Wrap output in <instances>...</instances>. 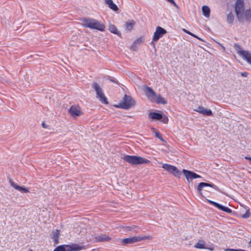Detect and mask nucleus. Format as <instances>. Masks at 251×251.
Returning <instances> with one entry per match:
<instances>
[{
	"label": "nucleus",
	"instance_id": "nucleus-1",
	"mask_svg": "<svg viewBox=\"0 0 251 251\" xmlns=\"http://www.w3.org/2000/svg\"><path fill=\"white\" fill-rule=\"evenodd\" d=\"M243 0H237L235 6V12L237 17L239 21L250 22L251 21V13L250 9L246 10L243 9Z\"/></svg>",
	"mask_w": 251,
	"mask_h": 251
},
{
	"label": "nucleus",
	"instance_id": "nucleus-2",
	"mask_svg": "<svg viewBox=\"0 0 251 251\" xmlns=\"http://www.w3.org/2000/svg\"><path fill=\"white\" fill-rule=\"evenodd\" d=\"M80 24L84 27L96 29L100 31L105 30V25L101 22L95 19L84 18L80 19Z\"/></svg>",
	"mask_w": 251,
	"mask_h": 251
},
{
	"label": "nucleus",
	"instance_id": "nucleus-3",
	"mask_svg": "<svg viewBox=\"0 0 251 251\" xmlns=\"http://www.w3.org/2000/svg\"><path fill=\"white\" fill-rule=\"evenodd\" d=\"M122 159L131 165H138L148 163L149 160L140 156L124 155Z\"/></svg>",
	"mask_w": 251,
	"mask_h": 251
},
{
	"label": "nucleus",
	"instance_id": "nucleus-4",
	"mask_svg": "<svg viewBox=\"0 0 251 251\" xmlns=\"http://www.w3.org/2000/svg\"><path fill=\"white\" fill-rule=\"evenodd\" d=\"M135 104V101L134 99L130 96L125 95L117 107L125 109H128L134 106Z\"/></svg>",
	"mask_w": 251,
	"mask_h": 251
},
{
	"label": "nucleus",
	"instance_id": "nucleus-5",
	"mask_svg": "<svg viewBox=\"0 0 251 251\" xmlns=\"http://www.w3.org/2000/svg\"><path fill=\"white\" fill-rule=\"evenodd\" d=\"M92 87L95 90L97 94V98L99 99V100L104 104H107L108 102L107 98L105 96L102 88L97 83L95 82L93 84Z\"/></svg>",
	"mask_w": 251,
	"mask_h": 251
},
{
	"label": "nucleus",
	"instance_id": "nucleus-6",
	"mask_svg": "<svg viewBox=\"0 0 251 251\" xmlns=\"http://www.w3.org/2000/svg\"><path fill=\"white\" fill-rule=\"evenodd\" d=\"M235 50L237 53L241 56L242 58L246 60L250 65H251V52L248 50H245L238 45H235Z\"/></svg>",
	"mask_w": 251,
	"mask_h": 251
},
{
	"label": "nucleus",
	"instance_id": "nucleus-7",
	"mask_svg": "<svg viewBox=\"0 0 251 251\" xmlns=\"http://www.w3.org/2000/svg\"><path fill=\"white\" fill-rule=\"evenodd\" d=\"M151 237L150 236H134L132 237L127 238L126 239H124L122 240V243L124 244H132L135 242H139L143 240L149 239H150Z\"/></svg>",
	"mask_w": 251,
	"mask_h": 251
},
{
	"label": "nucleus",
	"instance_id": "nucleus-8",
	"mask_svg": "<svg viewBox=\"0 0 251 251\" xmlns=\"http://www.w3.org/2000/svg\"><path fill=\"white\" fill-rule=\"evenodd\" d=\"M150 118L153 120H161V122L164 124H167L168 122V118L165 115H162L158 113L151 112L149 114Z\"/></svg>",
	"mask_w": 251,
	"mask_h": 251
},
{
	"label": "nucleus",
	"instance_id": "nucleus-9",
	"mask_svg": "<svg viewBox=\"0 0 251 251\" xmlns=\"http://www.w3.org/2000/svg\"><path fill=\"white\" fill-rule=\"evenodd\" d=\"M194 247L199 249H207L210 251H213L214 250L212 245L207 247L205 241L202 239L199 240L198 242L195 244Z\"/></svg>",
	"mask_w": 251,
	"mask_h": 251
},
{
	"label": "nucleus",
	"instance_id": "nucleus-10",
	"mask_svg": "<svg viewBox=\"0 0 251 251\" xmlns=\"http://www.w3.org/2000/svg\"><path fill=\"white\" fill-rule=\"evenodd\" d=\"M166 32L167 31L165 29L160 26H157L154 33L152 40L154 41H158L159 39L162 37L164 34H166Z\"/></svg>",
	"mask_w": 251,
	"mask_h": 251
},
{
	"label": "nucleus",
	"instance_id": "nucleus-11",
	"mask_svg": "<svg viewBox=\"0 0 251 251\" xmlns=\"http://www.w3.org/2000/svg\"><path fill=\"white\" fill-rule=\"evenodd\" d=\"M182 172L185 176L187 180L189 182L190 180H191L193 179L201 178V176L190 171L183 169L182 170Z\"/></svg>",
	"mask_w": 251,
	"mask_h": 251
},
{
	"label": "nucleus",
	"instance_id": "nucleus-12",
	"mask_svg": "<svg viewBox=\"0 0 251 251\" xmlns=\"http://www.w3.org/2000/svg\"><path fill=\"white\" fill-rule=\"evenodd\" d=\"M68 111L73 117L80 116L82 114L80 107L76 105H72Z\"/></svg>",
	"mask_w": 251,
	"mask_h": 251
},
{
	"label": "nucleus",
	"instance_id": "nucleus-13",
	"mask_svg": "<svg viewBox=\"0 0 251 251\" xmlns=\"http://www.w3.org/2000/svg\"><path fill=\"white\" fill-rule=\"evenodd\" d=\"M145 92L149 100L152 101L154 100L156 95L153 90L150 87L145 86Z\"/></svg>",
	"mask_w": 251,
	"mask_h": 251
},
{
	"label": "nucleus",
	"instance_id": "nucleus-14",
	"mask_svg": "<svg viewBox=\"0 0 251 251\" xmlns=\"http://www.w3.org/2000/svg\"><path fill=\"white\" fill-rule=\"evenodd\" d=\"M208 201L209 202V203L212 204L219 209L223 211L226 212L228 213H230L232 211L228 207L224 206L216 202L210 200H208Z\"/></svg>",
	"mask_w": 251,
	"mask_h": 251
},
{
	"label": "nucleus",
	"instance_id": "nucleus-15",
	"mask_svg": "<svg viewBox=\"0 0 251 251\" xmlns=\"http://www.w3.org/2000/svg\"><path fill=\"white\" fill-rule=\"evenodd\" d=\"M206 187H211L215 189L217 188V186L213 184H210L205 182H201L199 183L197 188V191L199 192L201 195H202L201 191L203 188Z\"/></svg>",
	"mask_w": 251,
	"mask_h": 251
},
{
	"label": "nucleus",
	"instance_id": "nucleus-16",
	"mask_svg": "<svg viewBox=\"0 0 251 251\" xmlns=\"http://www.w3.org/2000/svg\"><path fill=\"white\" fill-rule=\"evenodd\" d=\"M194 110L201 114L206 116H211L212 115V111L210 109H206L202 106H199Z\"/></svg>",
	"mask_w": 251,
	"mask_h": 251
},
{
	"label": "nucleus",
	"instance_id": "nucleus-17",
	"mask_svg": "<svg viewBox=\"0 0 251 251\" xmlns=\"http://www.w3.org/2000/svg\"><path fill=\"white\" fill-rule=\"evenodd\" d=\"M135 25V22L134 20H130L127 21V22H126L125 23V24L126 30L127 31H131L133 29Z\"/></svg>",
	"mask_w": 251,
	"mask_h": 251
},
{
	"label": "nucleus",
	"instance_id": "nucleus-18",
	"mask_svg": "<svg viewBox=\"0 0 251 251\" xmlns=\"http://www.w3.org/2000/svg\"><path fill=\"white\" fill-rule=\"evenodd\" d=\"M169 173L177 177H180L181 175V172L176 166L173 165Z\"/></svg>",
	"mask_w": 251,
	"mask_h": 251
},
{
	"label": "nucleus",
	"instance_id": "nucleus-19",
	"mask_svg": "<svg viewBox=\"0 0 251 251\" xmlns=\"http://www.w3.org/2000/svg\"><path fill=\"white\" fill-rule=\"evenodd\" d=\"M11 185L17 190L24 193H26L29 192V190L28 188L23 187L20 186L18 185L17 184L14 183V182H11Z\"/></svg>",
	"mask_w": 251,
	"mask_h": 251
},
{
	"label": "nucleus",
	"instance_id": "nucleus-20",
	"mask_svg": "<svg viewBox=\"0 0 251 251\" xmlns=\"http://www.w3.org/2000/svg\"><path fill=\"white\" fill-rule=\"evenodd\" d=\"M105 2L113 11H117L118 10L117 6L113 2L112 0H105Z\"/></svg>",
	"mask_w": 251,
	"mask_h": 251
},
{
	"label": "nucleus",
	"instance_id": "nucleus-21",
	"mask_svg": "<svg viewBox=\"0 0 251 251\" xmlns=\"http://www.w3.org/2000/svg\"><path fill=\"white\" fill-rule=\"evenodd\" d=\"M108 30L111 33L115 34L118 36L121 35L120 32L118 30L116 26L114 25L110 24L108 26Z\"/></svg>",
	"mask_w": 251,
	"mask_h": 251
},
{
	"label": "nucleus",
	"instance_id": "nucleus-22",
	"mask_svg": "<svg viewBox=\"0 0 251 251\" xmlns=\"http://www.w3.org/2000/svg\"><path fill=\"white\" fill-rule=\"evenodd\" d=\"M97 241L99 242H104L109 241L111 238L105 234L99 235L96 237Z\"/></svg>",
	"mask_w": 251,
	"mask_h": 251
},
{
	"label": "nucleus",
	"instance_id": "nucleus-23",
	"mask_svg": "<svg viewBox=\"0 0 251 251\" xmlns=\"http://www.w3.org/2000/svg\"><path fill=\"white\" fill-rule=\"evenodd\" d=\"M153 102H155L157 103L166 104V101L163 98H162L160 95H155L154 100H152Z\"/></svg>",
	"mask_w": 251,
	"mask_h": 251
},
{
	"label": "nucleus",
	"instance_id": "nucleus-24",
	"mask_svg": "<svg viewBox=\"0 0 251 251\" xmlns=\"http://www.w3.org/2000/svg\"><path fill=\"white\" fill-rule=\"evenodd\" d=\"M202 11L203 15L206 18L209 17L210 10V8L207 6H206V5L203 6L202 7Z\"/></svg>",
	"mask_w": 251,
	"mask_h": 251
},
{
	"label": "nucleus",
	"instance_id": "nucleus-25",
	"mask_svg": "<svg viewBox=\"0 0 251 251\" xmlns=\"http://www.w3.org/2000/svg\"><path fill=\"white\" fill-rule=\"evenodd\" d=\"M72 251H79L84 249V247L79 244H72L71 245Z\"/></svg>",
	"mask_w": 251,
	"mask_h": 251
},
{
	"label": "nucleus",
	"instance_id": "nucleus-26",
	"mask_svg": "<svg viewBox=\"0 0 251 251\" xmlns=\"http://www.w3.org/2000/svg\"><path fill=\"white\" fill-rule=\"evenodd\" d=\"M59 230H56L53 232L52 238L54 239L55 244L58 243V239L59 237Z\"/></svg>",
	"mask_w": 251,
	"mask_h": 251
},
{
	"label": "nucleus",
	"instance_id": "nucleus-27",
	"mask_svg": "<svg viewBox=\"0 0 251 251\" xmlns=\"http://www.w3.org/2000/svg\"><path fill=\"white\" fill-rule=\"evenodd\" d=\"M234 21V15L230 13L227 16V22L228 24H232Z\"/></svg>",
	"mask_w": 251,
	"mask_h": 251
},
{
	"label": "nucleus",
	"instance_id": "nucleus-28",
	"mask_svg": "<svg viewBox=\"0 0 251 251\" xmlns=\"http://www.w3.org/2000/svg\"><path fill=\"white\" fill-rule=\"evenodd\" d=\"M172 166L173 165L168 164H163L162 168L169 173L171 169L172 168Z\"/></svg>",
	"mask_w": 251,
	"mask_h": 251
},
{
	"label": "nucleus",
	"instance_id": "nucleus-29",
	"mask_svg": "<svg viewBox=\"0 0 251 251\" xmlns=\"http://www.w3.org/2000/svg\"><path fill=\"white\" fill-rule=\"evenodd\" d=\"M134 227H135V226H123V228L125 229V231L127 232V231L132 230L134 228Z\"/></svg>",
	"mask_w": 251,
	"mask_h": 251
},
{
	"label": "nucleus",
	"instance_id": "nucleus-30",
	"mask_svg": "<svg viewBox=\"0 0 251 251\" xmlns=\"http://www.w3.org/2000/svg\"><path fill=\"white\" fill-rule=\"evenodd\" d=\"M62 246L63 247V249H65L64 250V251H72L71 245H65Z\"/></svg>",
	"mask_w": 251,
	"mask_h": 251
},
{
	"label": "nucleus",
	"instance_id": "nucleus-31",
	"mask_svg": "<svg viewBox=\"0 0 251 251\" xmlns=\"http://www.w3.org/2000/svg\"><path fill=\"white\" fill-rule=\"evenodd\" d=\"M144 39L142 37L139 38L136 40V41L134 42L135 44H139L143 42Z\"/></svg>",
	"mask_w": 251,
	"mask_h": 251
},
{
	"label": "nucleus",
	"instance_id": "nucleus-32",
	"mask_svg": "<svg viewBox=\"0 0 251 251\" xmlns=\"http://www.w3.org/2000/svg\"><path fill=\"white\" fill-rule=\"evenodd\" d=\"M154 133L157 138H159L160 140L163 142H165V141L162 138L161 134L159 132L154 131Z\"/></svg>",
	"mask_w": 251,
	"mask_h": 251
},
{
	"label": "nucleus",
	"instance_id": "nucleus-33",
	"mask_svg": "<svg viewBox=\"0 0 251 251\" xmlns=\"http://www.w3.org/2000/svg\"><path fill=\"white\" fill-rule=\"evenodd\" d=\"M182 30H183L184 32H185V33H187V34H189V35H191V36H193V37H196V35H195V34H193V33H192V32H191L189 31L188 30H186V29H185V28H183V29H182Z\"/></svg>",
	"mask_w": 251,
	"mask_h": 251
},
{
	"label": "nucleus",
	"instance_id": "nucleus-34",
	"mask_svg": "<svg viewBox=\"0 0 251 251\" xmlns=\"http://www.w3.org/2000/svg\"><path fill=\"white\" fill-rule=\"evenodd\" d=\"M65 250L64 249H63V246H59L58 247H57L54 250V251H64Z\"/></svg>",
	"mask_w": 251,
	"mask_h": 251
},
{
	"label": "nucleus",
	"instance_id": "nucleus-35",
	"mask_svg": "<svg viewBox=\"0 0 251 251\" xmlns=\"http://www.w3.org/2000/svg\"><path fill=\"white\" fill-rule=\"evenodd\" d=\"M216 43H217L219 45H220V46L221 47L222 49H223V50L224 51H225V50H226L225 48L223 46V45L222 44H221V43H219V42H216Z\"/></svg>",
	"mask_w": 251,
	"mask_h": 251
},
{
	"label": "nucleus",
	"instance_id": "nucleus-36",
	"mask_svg": "<svg viewBox=\"0 0 251 251\" xmlns=\"http://www.w3.org/2000/svg\"><path fill=\"white\" fill-rule=\"evenodd\" d=\"M249 213L248 212H247L245 214L243 215V218H248L249 217Z\"/></svg>",
	"mask_w": 251,
	"mask_h": 251
},
{
	"label": "nucleus",
	"instance_id": "nucleus-37",
	"mask_svg": "<svg viewBox=\"0 0 251 251\" xmlns=\"http://www.w3.org/2000/svg\"><path fill=\"white\" fill-rule=\"evenodd\" d=\"M245 159H248L250 161V164L251 165V157L246 156Z\"/></svg>",
	"mask_w": 251,
	"mask_h": 251
},
{
	"label": "nucleus",
	"instance_id": "nucleus-38",
	"mask_svg": "<svg viewBox=\"0 0 251 251\" xmlns=\"http://www.w3.org/2000/svg\"><path fill=\"white\" fill-rule=\"evenodd\" d=\"M248 73L246 72H243L241 74L242 76L246 77L247 76Z\"/></svg>",
	"mask_w": 251,
	"mask_h": 251
},
{
	"label": "nucleus",
	"instance_id": "nucleus-39",
	"mask_svg": "<svg viewBox=\"0 0 251 251\" xmlns=\"http://www.w3.org/2000/svg\"><path fill=\"white\" fill-rule=\"evenodd\" d=\"M42 126H43V127L44 128H48V126H47V125H46L45 124V123H42Z\"/></svg>",
	"mask_w": 251,
	"mask_h": 251
},
{
	"label": "nucleus",
	"instance_id": "nucleus-40",
	"mask_svg": "<svg viewBox=\"0 0 251 251\" xmlns=\"http://www.w3.org/2000/svg\"><path fill=\"white\" fill-rule=\"evenodd\" d=\"M195 37L197 39H199V40H201V41H204L202 39H201V38L199 37L197 35H196V37Z\"/></svg>",
	"mask_w": 251,
	"mask_h": 251
},
{
	"label": "nucleus",
	"instance_id": "nucleus-41",
	"mask_svg": "<svg viewBox=\"0 0 251 251\" xmlns=\"http://www.w3.org/2000/svg\"><path fill=\"white\" fill-rule=\"evenodd\" d=\"M29 251H32V250H30Z\"/></svg>",
	"mask_w": 251,
	"mask_h": 251
}]
</instances>
